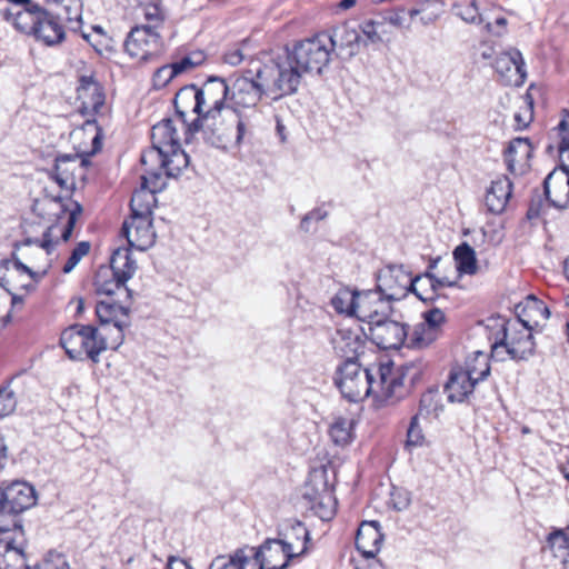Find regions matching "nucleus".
I'll use <instances>...</instances> for the list:
<instances>
[{
    "mask_svg": "<svg viewBox=\"0 0 569 569\" xmlns=\"http://www.w3.org/2000/svg\"><path fill=\"white\" fill-rule=\"evenodd\" d=\"M405 375L393 362L363 367L358 360H345L336 371L335 382L343 398L357 402L373 396L392 400L401 396Z\"/></svg>",
    "mask_w": 569,
    "mask_h": 569,
    "instance_id": "nucleus-1",
    "label": "nucleus"
},
{
    "mask_svg": "<svg viewBox=\"0 0 569 569\" xmlns=\"http://www.w3.org/2000/svg\"><path fill=\"white\" fill-rule=\"evenodd\" d=\"M277 68L269 58L230 77L228 86L231 109L242 113L241 110L254 109L263 96L274 101L289 96L290 81H284Z\"/></svg>",
    "mask_w": 569,
    "mask_h": 569,
    "instance_id": "nucleus-2",
    "label": "nucleus"
},
{
    "mask_svg": "<svg viewBox=\"0 0 569 569\" xmlns=\"http://www.w3.org/2000/svg\"><path fill=\"white\" fill-rule=\"evenodd\" d=\"M335 52V42L329 33L321 32L315 37L297 42L284 56L270 58L273 66L281 71V78L290 81L289 96L296 93L302 74L315 72L321 74L328 67Z\"/></svg>",
    "mask_w": 569,
    "mask_h": 569,
    "instance_id": "nucleus-3",
    "label": "nucleus"
},
{
    "mask_svg": "<svg viewBox=\"0 0 569 569\" xmlns=\"http://www.w3.org/2000/svg\"><path fill=\"white\" fill-rule=\"evenodd\" d=\"M34 210L43 218L48 220L56 218L57 221L47 228L42 239L27 238L21 242V247L36 246V251L39 254H43L44 251V254L49 256L59 238L62 241L70 239L76 221L82 212V207L76 201H70V204H67L60 196H44L41 200L36 201Z\"/></svg>",
    "mask_w": 569,
    "mask_h": 569,
    "instance_id": "nucleus-4",
    "label": "nucleus"
},
{
    "mask_svg": "<svg viewBox=\"0 0 569 569\" xmlns=\"http://www.w3.org/2000/svg\"><path fill=\"white\" fill-rule=\"evenodd\" d=\"M248 128L247 117L232 109L220 116L197 117L186 126L189 134L200 133L206 143L221 149L239 146Z\"/></svg>",
    "mask_w": 569,
    "mask_h": 569,
    "instance_id": "nucleus-5",
    "label": "nucleus"
},
{
    "mask_svg": "<svg viewBox=\"0 0 569 569\" xmlns=\"http://www.w3.org/2000/svg\"><path fill=\"white\" fill-rule=\"evenodd\" d=\"M60 345L70 359H90L93 363L100 361L104 351V341L99 336V329L90 325H72L64 329L60 337Z\"/></svg>",
    "mask_w": 569,
    "mask_h": 569,
    "instance_id": "nucleus-6",
    "label": "nucleus"
},
{
    "mask_svg": "<svg viewBox=\"0 0 569 569\" xmlns=\"http://www.w3.org/2000/svg\"><path fill=\"white\" fill-rule=\"evenodd\" d=\"M505 348L513 360H526L535 352V341L531 333V320H507L501 325L492 343V350Z\"/></svg>",
    "mask_w": 569,
    "mask_h": 569,
    "instance_id": "nucleus-7",
    "label": "nucleus"
},
{
    "mask_svg": "<svg viewBox=\"0 0 569 569\" xmlns=\"http://www.w3.org/2000/svg\"><path fill=\"white\" fill-rule=\"evenodd\" d=\"M137 270V262L132 259L129 248H118L110 260V270H100L94 279L98 295L111 296L132 278Z\"/></svg>",
    "mask_w": 569,
    "mask_h": 569,
    "instance_id": "nucleus-8",
    "label": "nucleus"
},
{
    "mask_svg": "<svg viewBox=\"0 0 569 569\" xmlns=\"http://www.w3.org/2000/svg\"><path fill=\"white\" fill-rule=\"evenodd\" d=\"M377 290L390 302L407 297L408 292H413L420 300H427L417 289L418 283L422 281L421 276L415 278L403 266H387L379 270L377 274Z\"/></svg>",
    "mask_w": 569,
    "mask_h": 569,
    "instance_id": "nucleus-9",
    "label": "nucleus"
},
{
    "mask_svg": "<svg viewBox=\"0 0 569 569\" xmlns=\"http://www.w3.org/2000/svg\"><path fill=\"white\" fill-rule=\"evenodd\" d=\"M189 164V156L181 149V146L162 152L161 159L149 161L148 166H142L146 171L144 183L154 189H162L166 184L162 178V171L167 177H177Z\"/></svg>",
    "mask_w": 569,
    "mask_h": 569,
    "instance_id": "nucleus-10",
    "label": "nucleus"
},
{
    "mask_svg": "<svg viewBox=\"0 0 569 569\" xmlns=\"http://www.w3.org/2000/svg\"><path fill=\"white\" fill-rule=\"evenodd\" d=\"M335 352L346 360H358L365 352L367 333L357 321L340 323L331 336Z\"/></svg>",
    "mask_w": 569,
    "mask_h": 569,
    "instance_id": "nucleus-11",
    "label": "nucleus"
},
{
    "mask_svg": "<svg viewBox=\"0 0 569 569\" xmlns=\"http://www.w3.org/2000/svg\"><path fill=\"white\" fill-rule=\"evenodd\" d=\"M164 44L160 31L134 26L124 40V50L138 61H149L163 51Z\"/></svg>",
    "mask_w": 569,
    "mask_h": 569,
    "instance_id": "nucleus-12",
    "label": "nucleus"
},
{
    "mask_svg": "<svg viewBox=\"0 0 569 569\" xmlns=\"http://www.w3.org/2000/svg\"><path fill=\"white\" fill-rule=\"evenodd\" d=\"M34 488L26 481H13L0 487V517L13 516L34 506Z\"/></svg>",
    "mask_w": 569,
    "mask_h": 569,
    "instance_id": "nucleus-13",
    "label": "nucleus"
},
{
    "mask_svg": "<svg viewBox=\"0 0 569 569\" xmlns=\"http://www.w3.org/2000/svg\"><path fill=\"white\" fill-rule=\"evenodd\" d=\"M151 142L152 147L141 154V166H148L149 161L160 160L162 152L180 146V138L173 120L163 119L154 124L151 129Z\"/></svg>",
    "mask_w": 569,
    "mask_h": 569,
    "instance_id": "nucleus-14",
    "label": "nucleus"
},
{
    "mask_svg": "<svg viewBox=\"0 0 569 569\" xmlns=\"http://www.w3.org/2000/svg\"><path fill=\"white\" fill-rule=\"evenodd\" d=\"M200 98L204 113L203 116H220L226 113L227 109H231L229 103V86L228 81L220 77H210L199 88Z\"/></svg>",
    "mask_w": 569,
    "mask_h": 569,
    "instance_id": "nucleus-15",
    "label": "nucleus"
},
{
    "mask_svg": "<svg viewBox=\"0 0 569 569\" xmlns=\"http://www.w3.org/2000/svg\"><path fill=\"white\" fill-rule=\"evenodd\" d=\"M370 338L381 349H398L408 337L406 325L388 316L369 323Z\"/></svg>",
    "mask_w": 569,
    "mask_h": 569,
    "instance_id": "nucleus-16",
    "label": "nucleus"
},
{
    "mask_svg": "<svg viewBox=\"0 0 569 569\" xmlns=\"http://www.w3.org/2000/svg\"><path fill=\"white\" fill-rule=\"evenodd\" d=\"M88 160L79 154H61L56 158L53 178L66 190L74 189L77 179L84 177Z\"/></svg>",
    "mask_w": 569,
    "mask_h": 569,
    "instance_id": "nucleus-17",
    "label": "nucleus"
},
{
    "mask_svg": "<svg viewBox=\"0 0 569 569\" xmlns=\"http://www.w3.org/2000/svg\"><path fill=\"white\" fill-rule=\"evenodd\" d=\"M496 71L508 86H521L527 77L522 54L517 49L501 52L495 60Z\"/></svg>",
    "mask_w": 569,
    "mask_h": 569,
    "instance_id": "nucleus-18",
    "label": "nucleus"
},
{
    "mask_svg": "<svg viewBox=\"0 0 569 569\" xmlns=\"http://www.w3.org/2000/svg\"><path fill=\"white\" fill-rule=\"evenodd\" d=\"M130 248L144 251L156 242V232L152 228V218H129L124 220L121 229Z\"/></svg>",
    "mask_w": 569,
    "mask_h": 569,
    "instance_id": "nucleus-19",
    "label": "nucleus"
},
{
    "mask_svg": "<svg viewBox=\"0 0 569 569\" xmlns=\"http://www.w3.org/2000/svg\"><path fill=\"white\" fill-rule=\"evenodd\" d=\"M279 540L295 556L305 555L308 550L310 535L306 526L297 519L284 520L278 529Z\"/></svg>",
    "mask_w": 569,
    "mask_h": 569,
    "instance_id": "nucleus-20",
    "label": "nucleus"
},
{
    "mask_svg": "<svg viewBox=\"0 0 569 569\" xmlns=\"http://www.w3.org/2000/svg\"><path fill=\"white\" fill-rule=\"evenodd\" d=\"M357 303L358 319L368 325L388 316L391 310L390 301L377 289L359 292Z\"/></svg>",
    "mask_w": 569,
    "mask_h": 569,
    "instance_id": "nucleus-21",
    "label": "nucleus"
},
{
    "mask_svg": "<svg viewBox=\"0 0 569 569\" xmlns=\"http://www.w3.org/2000/svg\"><path fill=\"white\" fill-rule=\"evenodd\" d=\"M532 144L527 138H515L505 150L507 169L512 174H523L530 168Z\"/></svg>",
    "mask_w": 569,
    "mask_h": 569,
    "instance_id": "nucleus-22",
    "label": "nucleus"
},
{
    "mask_svg": "<svg viewBox=\"0 0 569 569\" xmlns=\"http://www.w3.org/2000/svg\"><path fill=\"white\" fill-rule=\"evenodd\" d=\"M79 109L83 114L97 113L104 104V93L92 76H82L77 88Z\"/></svg>",
    "mask_w": 569,
    "mask_h": 569,
    "instance_id": "nucleus-23",
    "label": "nucleus"
},
{
    "mask_svg": "<svg viewBox=\"0 0 569 569\" xmlns=\"http://www.w3.org/2000/svg\"><path fill=\"white\" fill-rule=\"evenodd\" d=\"M66 29L54 13L43 8L32 37L46 46H54L64 40Z\"/></svg>",
    "mask_w": 569,
    "mask_h": 569,
    "instance_id": "nucleus-24",
    "label": "nucleus"
},
{
    "mask_svg": "<svg viewBox=\"0 0 569 569\" xmlns=\"http://www.w3.org/2000/svg\"><path fill=\"white\" fill-rule=\"evenodd\" d=\"M42 7L32 3L23 9L6 8L2 10V17L11 22L20 32L32 36L37 23H39L40 12H42Z\"/></svg>",
    "mask_w": 569,
    "mask_h": 569,
    "instance_id": "nucleus-25",
    "label": "nucleus"
},
{
    "mask_svg": "<svg viewBox=\"0 0 569 569\" xmlns=\"http://www.w3.org/2000/svg\"><path fill=\"white\" fill-rule=\"evenodd\" d=\"M512 194V182L507 176H499L491 181L485 197V204L493 214L502 213Z\"/></svg>",
    "mask_w": 569,
    "mask_h": 569,
    "instance_id": "nucleus-26",
    "label": "nucleus"
},
{
    "mask_svg": "<svg viewBox=\"0 0 569 569\" xmlns=\"http://www.w3.org/2000/svg\"><path fill=\"white\" fill-rule=\"evenodd\" d=\"M383 535L377 521H365L356 536L357 549L367 558H373L381 549Z\"/></svg>",
    "mask_w": 569,
    "mask_h": 569,
    "instance_id": "nucleus-27",
    "label": "nucleus"
},
{
    "mask_svg": "<svg viewBox=\"0 0 569 569\" xmlns=\"http://www.w3.org/2000/svg\"><path fill=\"white\" fill-rule=\"evenodd\" d=\"M258 556L264 561L266 569H286L295 558L279 539H267L258 548Z\"/></svg>",
    "mask_w": 569,
    "mask_h": 569,
    "instance_id": "nucleus-28",
    "label": "nucleus"
},
{
    "mask_svg": "<svg viewBox=\"0 0 569 569\" xmlns=\"http://www.w3.org/2000/svg\"><path fill=\"white\" fill-rule=\"evenodd\" d=\"M173 103L176 112L183 120V123H186V116L190 112L196 113L198 117H202L204 113L199 88L194 84L182 87L176 93Z\"/></svg>",
    "mask_w": 569,
    "mask_h": 569,
    "instance_id": "nucleus-29",
    "label": "nucleus"
},
{
    "mask_svg": "<svg viewBox=\"0 0 569 569\" xmlns=\"http://www.w3.org/2000/svg\"><path fill=\"white\" fill-rule=\"evenodd\" d=\"M49 4L57 7L56 17L70 31H79L82 27V0H46Z\"/></svg>",
    "mask_w": 569,
    "mask_h": 569,
    "instance_id": "nucleus-30",
    "label": "nucleus"
},
{
    "mask_svg": "<svg viewBox=\"0 0 569 569\" xmlns=\"http://www.w3.org/2000/svg\"><path fill=\"white\" fill-rule=\"evenodd\" d=\"M146 171L141 174V188L131 197L129 218H151L152 208L157 201L156 193L162 189H152L144 183Z\"/></svg>",
    "mask_w": 569,
    "mask_h": 569,
    "instance_id": "nucleus-31",
    "label": "nucleus"
},
{
    "mask_svg": "<svg viewBox=\"0 0 569 569\" xmlns=\"http://www.w3.org/2000/svg\"><path fill=\"white\" fill-rule=\"evenodd\" d=\"M477 383L478 382L475 381V378H471L458 367L453 368L450 372L449 380L446 383V391L448 393L449 401L462 402L473 392Z\"/></svg>",
    "mask_w": 569,
    "mask_h": 569,
    "instance_id": "nucleus-32",
    "label": "nucleus"
},
{
    "mask_svg": "<svg viewBox=\"0 0 569 569\" xmlns=\"http://www.w3.org/2000/svg\"><path fill=\"white\" fill-rule=\"evenodd\" d=\"M547 199L556 208H566L569 204V179L551 172L543 181Z\"/></svg>",
    "mask_w": 569,
    "mask_h": 569,
    "instance_id": "nucleus-33",
    "label": "nucleus"
},
{
    "mask_svg": "<svg viewBox=\"0 0 569 569\" xmlns=\"http://www.w3.org/2000/svg\"><path fill=\"white\" fill-rule=\"evenodd\" d=\"M138 12L144 20V23H141L140 26L152 31H159L168 18L167 10L161 0L140 2L138 6Z\"/></svg>",
    "mask_w": 569,
    "mask_h": 569,
    "instance_id": "nucleus-34",
    "label": "nucleus"
},
{
    "mask_svg": "<svg viewBox=\"0 0 569 569\" xmlns=\"http://www.w3.org/2000/svg\"><path fill=\"white\" fill-rule=\"evenodd\" d=\"M335 42V50H346L349 57L359 52L361 46V36L356 28L345 23L338 27L332 34H330Z\"/></svg>",
    "mask_w": 569,
    "mask_h": 569,
    "instance_id": "nucleus-35",
    "label": "nucleus"
},
{
    "mask_svg": "<svg viewBox=\"0 0 569 569\" xmlns=\"http://www.w3.org/2000/svg\"><path fill=\"white\" fill-rule=\"evenodd\" d=\"M23 550L9 538H0V569H26Z\"/></svg>",
    "mask_w": 569,
    "mask_h": 569,
    "instance_id": "nucleus-36",
    "label": "nucleus"
},
{
    "mask_svg": "<svg viewBox=\"0 0 569 569\" xmlns=\"http://www.w3.org/2000/svg\"><path fill=\"white\" fill-rule=\"evenodd\" d=\"M96 313L101 326L129 321V310L116 302L102 300L96 306Z\"/></svg>",
    "mask_w": 569,
    "mask_h": 569,
    "instance_id": "nucleus-37",
    "label": "nucleus"
},
{
    "mask_svg": "<svg viewBox=\"0 0 569 569\" xmlns=\"http://www.w3.org/2000/svg\"><path fill=\"white\" fill-rule=\"evenodd\" d=\"M517 318L515 320L530 319L531 327L539 323V319H548L550 312L547 306L533 296H528L525 302L516 306Z\"/></svg>",
    "mask_w": 569,
    "mask_h": 569,
    "instance_id": "nucleus-38",
    "label": "nucleus"
},
{
    "mask_svg": "<svg viewBox=\"0 0 569 569\" xmlns=\"http://www.w3.org/2000/svg\"><path fill=\"white\" fill-rule=\"evenodd\" d=\"M458 368L475 378L476 382L482 381L490 373L488 355L482 351H473L466 358L465 365Z\"/></svg>",
    "mask_w": 569,
    "mask_h": 569,
    "instance_id": "nucleus-39",
    "label": "nucleus"
},
{
    "mask_svg": "<svg viewBox=\"0 0 569 569\" xmlns=\"http://www.w3.org/2000/svg\"><path fill=\"white\" fill-rule=\"evenodd\" d=\"M11 264L14 267L17 271L28 273L36 281H39L41 278H43L47 274L49 268V266H47L43 270L36 272L29 266L24 264L18 257H16V254H12V261H0V287L6 289L8 292H10L9 273Z\"/></svg>",
    "mask_w": 569,
    "mask_h": 569,
    "instance_id": "nucleus-40",
    "label": "nucleus"
},
{
    "mask_svg": "<svg viewBox=\"0 0 569 569\" xmlns=\"http://www.w3.org/2000/svg\"><path fill=\"white\" fill-rule=\"evenodd\" d=\"M547 546L562 569H569V536L562 529L553 530L547 537Z\"/></svg>",
    "mask_w": 569,
    "mask_h": 569,
    "instance_id": "nucleus-41",
    "label": "nucleus"
},
{
    "mask_svg": "<svg viewBox=\"0 0 569 569\" xmlns=\"http://www.w3.org/2000/svg\"><path fill=\"white\" fill-rule=\"evenodd\" d=\"M306 498L310 499L311 509L321 520H330L335 515L336 501L332 493L325 487L323 490L315 496L308 491Z\"/></svg>",
    "mask_w": 569,
    "mask_h": 569,
    "instance_id": "nucleus-42",
    "label": "nucleus"
},
{
    "mask_svg": "<svg viewBox=\"0 0 569 569\" xmlns=\"http://www.w3.org/2000/svg\"><path fill=\"white\" fill-rule=\"evenodd\" d=\"M353 419L335 417L329 427L331 440L340 447L349 445L353 439Z\"/></svg>",
    "mask_w": 569,
    "mask_h": 569,
    "instance_id": "nucleus-43",
    "label": "nucleus"
},
{
    "mask_svg": "<svg viewBox=\"0 0 569 569\" xmlns=\"http://www.w3.org/2000/svg\"><path fill=\"white\" fill-rule=\"evenodd\" d=\"M457 270L465 274H475L478 271V263L475 250L463 242L458 246L453 251Z\"/></svg>",
    "mask_w": 569,
    "mask_h": 569,
    "instance_id": "nucleus-44",
    "label": "nucleus"
},
{
    "mask_svg": "<svg viewBox=\"0 0 569 569\" xmlns=\"http://www.w3.org/2000/svg\"><path fill=\"white\" fill-rule=\"evenodd\" d=\"M358 295L350 289H340L331 299L332 308L339 313L356 316L358 318Z\"/></svg>",
    "mask_w": 569,
    "mask_h": 569,
    "instance_id": "nucleus-45",
    "label": "nucleus"
},
{
    "mask_svg": "<svg viewBox=\"0 0 569 569\" xmlns=\"http://www.w3.org/2000/svg\"><path fill=\"white\" fill-rule=\"evenodd\" d=\"M442 12V3L440 0H425L417 7L410 9L408 14L412 20L417 16H420L422 24L427 26L435 22Z\"/></svg>",
    "mask_w": 569,
    "mask_h": 569,
    "instance_id": "nucleus-46",
    "label": "nucleus"
},
{
    "mask_svg": "<svg viewBox=\"0 0 569 569\" xmlns=\"http://www.w3.org/2000/svg\"><path fill=\"white\" fill-rule=\"evenodd\" d=\"M128 322H118L110 326H101L99 329V336L104 341V351L107 349L117 350L124 341V329L129 327Z\"/></svg>",
    "mask_w": 569,
    "mask_h": 569,
    "instance_id": "nucleus-47",
    "label": "nucleus"
},
{
    "mask_svg": "<svg viewBox=\"0 0 569 569\" xmlns=\"http://www.w3.org/2000/svg\"><path fill=\"white\" fill-rule=\"evenodd\" d=\"M437 339H439V336L420 322L413 327L411 332H408L406 342L409 348L425 349Z\"/></svg>",
    "mask_w": 569,
    "mask_h": 569,
    "instance_id": "nucleus-48",
    "label": "nucleus"
},
{
    "mask_svg": "<svg viewBox=\"0 0 569 569\" xmlns=\"http://www.w3.org/2000/svg\"><path fill=\"white\" fill-rule=\"evenodd\" d=\"M456 16L467 23L479 24L482 22L476 0H456L452 6Z\"/></svg>",
    "mask_w": 569,
    "mask_h": 569,
    "instance_id": "nucleus-49",
    "label": "nucleus"
},
{
    "mask_svg": "<svg viewBox=\"0 0 569 569\" xmlns=\"http://www.w3.org/2000/svg\"><path fill=\"white\" fill-rule=\"evenodd\" d=\"M439 408H440V406H439L438 393L433 392V391L425 392L421 396V399L419 402V409H418V412L415 415V417L428 418L432 413H435L437 416Z\"/></svg>",
    "mask_w": 569,
    "mask_h": 569,
    "instance_id": "nucleus-50",
    "label": "nucleus"
},
{
    "mask_svg": "<svg viewBox=\"0 0 569 569\" xmlns=\"http://www.w3.org/2000/svg\"><path fill=\"white\" fill-rule=\"evenodd\" d=\"M234 553H242L244 558L241 563H238L240 569H266L264 561L258 556V549L254 548H240Z\"/></svg>",
    "mask_w": 569,
    "mask_h": 569,
    "instance_id": "nucleus-51",
    "label": "nucleus"
},
{
    "mask_svg": "<svg viewBox=\"0 0 569 569\" xmlns=\"http://www.w3.org/2000/svg\"><path fill=\"white\" fill-rule=\"evenodd\" d=\"M422 318L423 321L421 323H423L440 337L442 333V327L446 323V316L443 311L438 308H432L428 311H425L422 313Z\"/></svg>",
    "mask_w": 569,
    "mask_h": 569,
    "instance_id": "nucleus-52",
    "label": "nucleus"
},
{
    "mask_svg": "<svg viewBox=\"0 0 569 569\" xmlns=\"http://www.w3.org/2000/svg\"><path fill=\"white\" fill-rule=\"evenodd\" d=\"M26 569H70V566L63 555L49 552L46 558L34 567H27Z\"/></svg>",
    "mask_w": 569,
    "mask_h": 569,
    "instance_id": "nucleus-53",
    "label": "nucleus"
},
{
    "mask_svg": "<svg viewBox=\"0 0 569 569\" xmlns=\"http://www.w3.org/2000/svg\"><path fill=\"white\" fill-rule=\"evenodd\" d=\"M521 101L523 104V111L515 113V121L517 123L518 129H525L529 126L533 118V100L529 93H526L521 97Z\"/></svg>",
    "mask_w": 569,
    "mask_h": 569,
    "instance_id": "nucleus-54",
    "label": "nucleus"
},
{
    "mask_svg": "<svg viewBox=\"0 0 569 569\" xmlns=\"http://www.w3.org/2000/svg\"><path fill=\"white\" fill-rule=\"evenodd\" d=\"M91 249V244L89 241L79 242L76 248L71 251L70 257L68 258L66 264L62 268L64 273H70L76 266L80 262V260L86 257Z\"/></svg>",
    "mask_w": 569,
    "mask_h": 569,
    "instance_id": "nucleus-55",
    "label": "nucleus"
},
{
    "mask_svg": "<svg viewBox=\"0 0 569 569\" xmlns=\"http://www.w3.org/2000/svg\"><path fill=\"white\" fill-rule=\"evenodd\" d=\"M242 553H231L229 556H217L208 569H240L238 563H241L244 558L241 557Z\"/></svg>",
    "mask_w": 569,
    "mask_h": 569,
    "instance_id": "nucleus-56",
    "label": "nucleus"
},
{
    "mask_svg": "<svg viewBox=\"0 0 569 569\" xmlns=\"http://www.w3.org/2000/svg\"><path fill=\"white\" fill-rule=\"evenodd\" d=\"M17 398L9 387L0 388V418L7 417L14 411Z\"/></svg>",
    "mask_w": 569,
    "mask_h": 569,
    "instance_id": "nucleus-57",
    "label": "nucleus"
},
{
    "mask_svg": "<svg viewBox=\"0 0 569 569\" xmlns=\"http://www.w3.org/2000/svg\"><path fill=\"white\" fill-rule=\"evenodd\" d=\"M418 417H412L410 421V426L407 431V447H419L425 442V436L422 433V429L419 426Z\"/></svg>",
    "mask_w": 569,
    "mask_h": 569,
    "instance_id": "nucleus-58",
    "label": "nucleus"
},
{
    "mask_svg": "<svg viewBox=\"0 0 569 569\" xmlns=\"http://www.w3.org/2000/svg\"><path fill=\"white\" fill-rule=\"evenodd\" d=\"M177 76L178 74L171 63L162 66L159 69H157V71L153 74V87L156 89L164 88Z\"/></svg>",
    "mask_w": 569,
    "mask_h": 569,
    "instance_id": "nucleus-59",
    "label": "nucleus"
},
{
    "mask_svg": "<svg viewBox=\"0 0 569 569\" xmlns=\"http://www.w3.org/2000/svg\"><path fill=\"white\" fill-rule=\"evenodd\" d=\"M379 23L372 21V20H369V21H366L362 26H361V32L362 34L365 36L366 40H363V43L365 44H368V43H378L381 41V37L378 32V27Z\"/></svg>",
    "mask_w": 569,
    "mask_h": 569,
    "instance_id": "nucleus-60",
    "label": "nucleus"
},
{
    "mask_svg": "<svg viewBox=\"0 0 569 569\" xmlns=\"http://www.w3.org/2000/svg\"><path fill=\"white\" fill-rule=\"evenodd\" d=\"M243 59V52L239 47L232 48L223 54V61L230 66H239Z\"/></svg>",
    "mask_w": 569,
    "mask_h": 569,
    "instance_id": "nucleus-61",
    "label": "nucleus"
},
{
    "mask_svg": "<svg viewBox=\"0 0 569 569\" xmlns=\"http://www.w3.org/2000/svg\"><path fill=\"white\" fill-rule=\"evenodd\" d=\"M326 217H327V211H323L321 209L312 210L311 212H309L308 214H306L302 218L301 223H300V228L305 232H308L309 231V223H310L311 220H322Z\"/></svg>",
    "mask_w": 569,
    "mask_h": 569,
    "instance_id": "nucleus-62",
    "label": "nucleus"
},
{
    "mask_svg": "<svg viewBox=\"0 0 569 569\" xmlns=\"http://www.w3.org/2000/svg\"><path fill=\"white\" fill-rule=\"evenodd\" d=\"M388 22L398 28H409V23H407L405 18V9H398L393 11L388 18Z\"/></svg>",
    "mask_w": 569,
    "mask_h": 569,
    "instance_id": "nucleus-63",
    "label": "nucleus"
},
{
    "mask_svg": "<svg viewBox=\"0 0 569 569\" xmlns=\"http://www.w3.org/2000/svg\"><path fill=\"white\" fill-rule=\"evenodd\" d=\"M560 139L569 141V112L565 113L562 119L557 126Z\"/></svg>",
    "mask_w": 569,
    "mask_h": 569,
    "instance_id": "nucleus-64",
    "label": "nucleus"
}]
</instances>
